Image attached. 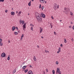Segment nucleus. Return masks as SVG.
I'll return each instance as SVG.
<instances>
[{
  "mask_svg": "<svg viewBox=\"0 0 74 74\" xmlns=\"http://www.w3.org/2000/svg\"><path fill=\"white\" fill-rule=\"evenodd\" d=\"M36 19L39 22H41V21H42V19L41 18L40 16V14L37 13V15L36 16Z\"/></svg>",
  "mask_w": 74,
  "mask_h": 74,
  "instance_id": "obj_1",
  "label": "nucleus"
},
{
  "mask_svg": "<svg viewBox=\"0 0 74 74\" xmlns=\"http://www.w3.org/2000/svg\"><path fill=\"white\" fill-rule=\"evenodd\" d=\"M60 71V69L59 68H57L56 72V74H58V73L60 74H61V72Z\"/></svg>",
  "mask_w": 74,
  "mask_h": 74,
  "instance_id": "obj_2",
  "label": "nucleus"
},
{
  "mask_svg": "<svg viewBox=\"0 0 74 74\" xmlns=\"http://www.w3.org/2000/svg\"><path fill=\"white\" fill-rule=\"evenodd\" d=\"M40 16H41V17L42 18H44L45 17V15L44 14L42 13H41L40 14Z\"/></svg>",
  "mask_w": 74,
  "mask_h": 74,
  "instance_id": "obj_3",
  "label": "nucleus"
},
{
  "mask_svg": "<svg viewBox=\"0 0 74 74\" xmlns=\"http://www.w3.org/2000/svg\"><path fill=\"white\" fill-rule=\"evenodd\" d=\"M1 57L2 58H5V53H3L1 55Z\"/></svg>",
  "mask_w": 74,
  "mask_h": 74,
  "instance_id": "obj_4",
  "label": "nucleus"
},
{
  "mask_svg": "<svg viewBox=\"0 0 74 74\" xmlns=\"http://www.w3.org/2000/svg\"><path fill=\"white\" fill-rule=\"evenodd\" d=\"M25 23L24 21H22L21 20H20V23L21 24V23H22V25H23Z\"/></svg>",
  "mask_w": 74,
  "mask_h": 74,
  "instance_id": "obj_5",
  "label": "nucleus"
},
{
  "mask_svg": "<svg viewBox=\"0 0 74 74\" xmlns=\"http://www.w3.org/2000/svg\"><path fill=\"white\" fill-rule=\"evenodd\" d=\"M28 74H33V72L32 71H30L28 72Z\"/></svg>",
  "mask_w": 74,
  "mask_h": 74,
  "instance_id": "obj_6",
  "label": "nucleus"
},
{
  "mask_svg": "<svg viewBox=\"0 0 74 74\" xmlns=\"http://www.w3.org/2000/svg\"><path fill=\"white\" fill-rule=\"evenodd\" d=\"M11 15L14 16L15 15V12H12L11 13Z\"/></svg>",
  "mask_w": 74,
  "mask_h": 74,
  "instance_id": "obj_7",
  "label": "nucleus"
},
{
  "mask_svg": "<svg viewBox=\"0 0 74 74\" xmlns=\"http://www.w3.org/2000/svg\"><path fill=\"white\" fill-rule=\"evenodd\" d=\"M30 27L31 28H34V25H33V24H30Z\"/></svg>",
  "mask_w": 74,
  "mask_h": 74,
  "instance_id": "obj_8",
  "label": "nucleus"
},
{
  "mask_svg": "<svg viewBox=\"0 0 74 74\" xmlns=\"http://www.w3.org/2000/svg\"><path fill=\"white\" fill-rule=\"evenodd\" d=\"M21 13H22V12H21V11L19 12L17 15L18 16H20V15H21Z\"/></svg>",
  "mask_w": 74,
  "mask_h": 74,
  "instance_id": "obj_9",
  "label": "nucleus"
},
{
  "mask_svg": "<svg viewBox=\"0 0 74 74\" xmlns=\"http://www.w3.org/2000/svg\"><path fill=\"white\" fill-rule=\"evenodd\" d=\"M39 1L41 3H43L44 2V0H39Z\"/></svg>",
  "mask_w": 74,
  "mask_h": 74,
  "instance_id": "obj_10",
  "label": "nucleus"
},
{
  "mask_svg": "<svg viewBox=\"0 0 74 74\" xmlns=\"http://www.w3.org/2000/svg\"><path fill=\"white\" fill-rule=\"evenodd\" d=\"M23 28H26V23H24L23 26Z\"/></svg>",
  "mask_w": 74,
  "mask_h": 74,
  "instance_id": "obj_11",
  "label": "nucleus"
},
{
  "mask_svg": "<svg viewBox=\"0 0 74 74\" xmlns=\"http://www.w3.org/2000/svg\"><path fill=\"white\" fill-rule=\"evenodd\" d=\"M10 56L9 55L7 58L8 60H9L10 59Z\"/></svg>",
  "mask_w": 74,
  "mask_h": 74,
  "instance_id": "obj_12",
  "label": "nucleus"
},
{
  "mask_svg": "<svg viewBox=\"0 0 74 74\" xmlns=\"http://www.w3.org/2000/svg\"><path fill=\"white\" fill-rule=\"evenodd\" d=\"M33 59L35 61H36V57L35 56L34 57Z\"/></svg>",
  "mask_w": 74,
  "mask_h": 74,
  "instance_id": "obj_13",
  "label": "nucleus"
},
{
  "mask_svg": "<svg viewBox=\"0 0 74 74\" xmlns=\"http://www.w3.org/2000/svg\"><path fill=\"white\" fill-rule=\"evenodd\" d=\"M28 5H29V6H30V5H31V1H30L28 4Z\"/></svg>",
  "mask_w": 74,
  "mask_h": 74,
  "instance_id": "obj_14",
  "label": "nucleus"
},
{
  "mask_svg": "<svg viewBox=\"0 0 74 74\" xmlns=\"http://www.w3.org/2000/svg\"><path fill=\"white\" fill-rule=\"evenodd\" d=\"M42 29H40V33H42Z\"/></svg>",
  "mask_w": 74,
  "mask_h": 74,
  "instance_id": "obj_15",
  "label": "nucleus"
},
{
  "mask_svg": "<svg viewBox=\"0 0 74 74\" xmlns=\"http://www.w3.org/2000/svg\"><path fill=\"white\" fill-rule=\"evenodd\" d=\"M23 37H24V35L23 34H22L21 36V40L23 38Z\"/></svg>",
  "mask_w": 74,
  "mask_h": 74,
  "instance_id": "obj_16",
  "label": "nucleus"
},
{
  "mask_svg": "<svg viewBox=\"0 0 74 74\" xmlns=\"http://www.w3.org/2000/svg\"><path fill=\"white\" fill-rule=\"evenodd\" d=\"M25 68H26V66H24L22 67V69H25Z\"/></svg>",
  "mask_w": 74,
  "mask_h": 74,
  "instance_id": "obj_17",
  "label": "nucleus"
},
{
  "mask_svg": "<svg viewBox=\"0 0 74 74\" xmlns=\"http://www.w3.org/2000/svg\"><path fill=\"white\" fill-rule=\"evenodd\" d=\"M70 14L71 15H73V12H70Z\"/></svg>",
  "mask_w": 74,
  "mask_h": 74,
  "instance_id": "obj_18",
  "label": "nucleus"
},
{
  "mask_svg": "<svg viewBox=\"0 0 74 74\" xmlns=\"http://www.w3.org/2000/svg\"><path fill=\"white\" fill-rule=\"evenodd\" d=\"M28 71V69H26L24 71L25 73H27Z\"/></svg>",
  "mask_w": 74,
  "mask_h": 74,
  "instance_id": "obj_19",
  "label": "nucleus"
},
{
  "mask_svg": "<svg viewBox=\"0 0 74 74\" xmlns=\"http://www.w3.org/2000/svg\"><path fill=\"white\" fill-rule=\"evenodd\" d=\"M14 34L15 35H16V34H18V32H14Z\"/></svg>",
  "mask_w": 74,
  "mask_h": 74,
  "instance_id": "obj_20",
  "label": "nucleus"
},
{
  "mask_svg": "<svg viewBox=\"0 0 74 74\" xmlns=\"http://www.w3.org/2000/svg\"><path fill=\"white\" fill-rule=\"evenodd\" d=\"M55 70H53L52 71V73H53V74H55Z\"/></svg>",
  "mask_w": 74,
  "mask_h": 74,
  "instance_id": "obj_21",
  "label": "nucleus"
},
{
  "mask_svg": "<svg viewBox=\"0 0 74 74\" xmlns=\"http://www.w3.org/2000/svg\"><path fill=\"white\" fill-rule=\"evenodd\" d=\"M64 42H65V43H66L67 42V40H66V39H64Z\"/></svg>",
  "mask_w": 74,
  "mask_h": 74,
  "instance_id": "obj_22",
  "label": "nucleus"
},
{
  "mask_svg": "<svg viewBox=\"0 0 74 74\" xmlns=\"http://www.w3.org/2000/svg\"><path fill=\"white\" fill-rule=\"evenodd\" d=\"M15 72H16V70H15L14 69V70L13 71V74H14V73H15Z\"/></svg>",
  "mask_w": 74,
  "mask_h": 74,
  "instance_id": "obj_23",
  "label": "nucleus"
},
{
  "mask_svg": "<svg viewBox=\"0 0 74 74\" xmlns=\"http://www.w3.org/2000/svg\"><path fill=\"white\" fill-rule=\"evenodd\" d=\"M0 46H3V43H2V42H0Z\"/></svg>",
  "mask_w": 74,
  "mask_h": 74,
  "instance_id": "obj_24",
  "label": "nucleus"
},
{
  "mask_svg": "<svg viewBox=\"0 0 74 74\" xmlns=\"http://www.w3.org/2000/svg\"><path fill=\"white\" fill-rule=\"evenodd\" d=\"M45 52H46V53H48L49 52V51H47V50H45Z\"/></svg>",
  "mask_w": 74,
  "mask_h": 74,
  "instance_id": "obj_25",
  "label": "nucleus"
},
{
  "mask_svg": "<svg viewBox=\"0 0 74 74\" xmlns=\"http://www.w3.org/2000/svg\"><path fill=\"white\" fill-rule=\"evenodd\" d=\"M4 1V0H0V2H3Z\"/></svg>",
  "mask_w": 74,
  "mask_h": 74,
  "instance_id": "obj_26",
  "label": "nucleus"
},
{
  "mask_svg": "<svg viewBox=\"0 0 74 74\" xmlns=\"http://www.w3.org/2000/svg\"><path fill=\"white\" fill-rule=\"evenodd\" d=\"M16 28H12V30L13 31H14V30H15V29H16Z\"/></svg>",
  "mask_w": 74,
  "mask_h": 74,
  "instance_id": "obj_27",
  "label": "nucleus"
},
{
  "mask_svg": "<svg viewBox=\"0 0 74 74\" xmlns=\"http://www.w3.org/2000/svg\"><path fill=\"white\" fill-rule=\"evenodd\" d=\"M57 5H58L57 4H55L54 6L56 8V7H57Z\"/></svg>",
  "mask_w": 74,
  "mask_h": 74,
  "instance_id": "obj_28",
  "label": "nucleus"
},
{
  "mask_svg": "<svg viewBox=\"0 0 74 74\" xmlns=\"http://www.w3.org/2000/svg\"><path fill=\"white\" fill-rule=\"evenodd\" d=\"M41 4H40L39 6V8H41Z\"/></svg>",
  "mask_w": 74,
  "mask_h": 74,
  "instance_id": "obj_29",
  "label": "nucleus"
},
{
  "mask_svg": "<svg viewBox=\"0 0 74 74\" xmlns=\"http://www.w3.org/2000/svg\"><path fill=\"white\" fill-rule=\"evenodd\" d=\"M61 49V48H60V47L58 49V50H59V51H60Z\"/></svg>",
  "mask_w": 74,
  "mask_h": 74,
  "instance_id": "obj_30",
  "label": "nucleus"
},
{
  "mask_svg": "<svg viewBox=\"0 0 74 74\" xmlns=\"http://www.w3.org/2000/svg\"><path fill=\"white\" fill-rule=\"evenodd\" d=\"M58 61H56V64H58Z\"/></svg>",
  "mask_w": 74,
  "mask_h": 74,
  "instance_id": "obj_31",
  "label": "nucleus"
},
{
  "mask_svg": "<svg viewBox=\"0 0 74 74\" xmlns=\"http://www.w3.org/2000/svg\"><path fill=\"white\" fill-rule=\"evenodd\" d=\"M1 41H2V39H0V42H1Z\"/></svg>",
  "mask_w": 74,
  "mask_h": 74,
  "instance_id": "obj_32",
  "label": "nucleus"
},
{
  "mask_svg": "<svg viewBox=\"0 0 74 74\" xmlns=\"http://www.w3.org/2000/svg\"><path fill=\"white\" fill-rule=\"evenodd\" d=\"M8 12V10H5V12L7 13Z\"/></svg>",
  "mask_w": 74,
  "mask_h": 74,
  "instance_id": "obj_33",
  "label": "nucleus"
},
{
  "mask_svg": "<svg viewBox=\"0 0 74 74\" xmlns=\"http://www.w3.org/2000/svg\"><path fill=\"white\" fill-rule=\"evenodd\" d=\"M60 46L61 47H63V45H62V44H61L60 45Z\"/></svg>",
  "mask_w": 74,
  "mask_h": 74,
  "instance_id": "obj_34",
  "label": "nucleus"
},
{
  "mask_svg": "<svg viewBox=\"0 0 74 74\" xmlns=\"http://www.w3.org/2000/svg\"><path fill=\"white\" fill-rule=\"evenodd\" d=\"M44 9V6H42V10Z\"/></svg>",
  "mask_w": 74,
  "mask_h": 74,
  "instance_id": "obj_35",
  "label": "nucleus"
},
{
  "mask_svg": "<svg viewBox=\"0 0 74 74\" xmlns=\"http://www.w3.org/2000/svg\"><path fill=\"white\" fill-rule=\"evenodd\" d=\"M66 9H67V8H66V7L64 8V10H66Z\"/></svg>",
  "mask_w": 74,
  "mask_h": 74,
  "instance_id": "obj_36",
  "label": "nucleus"
},
{
  "mask_svg": "<svg viewBox=\"0 0 74 74\" xmlns=\"http://www.w3.org/2000/svg\"><path fill=\"white\" fill-rule=\"evenodd\" d=\"M60 52V51H59H59L57 52V53H59Z\"/></svg>",
  "mask_w": 74,
  "mask_h": 74,
  "instance_id": "obj_37",
  "label": "nucleus"
},
{
  "mask_svg": "<svg viewBox=\"0 0 74 74\" xmlns=\"http://www.w3.org/2000/svg\"><path fill=\"white\" fill-rule=\"evenodd\" d=\"M46 71H47V72H48V70L47 69H46Z\"/></svg>",
  "mask_w": 74,
  "mask_h": 74,
  "instance_id": "obj_38",
  "label": "nucleus"
},
{
  "mask_svg": "<svg viewBox=\"0 0 74 74\" xmlns=\"http://www.w3.org/2000/svg\"><path fill=\"white\" fill-rule=\"evenodd\" d=\"M54 34H55V35H56V32H54Z\"/></svg>",
  "mask_w": 74,
  "mask_h": 74,
  "instance_id": "obj_39",
  "label": "nucleus"
},
{
  "mask_svg": "<svg viewBox=\"0 0 74 74\" xmlns=\"http://www.w3.org/2000/svg\"><path fill=\"white\" fill-rule=\"evenodd\" d=\"M31 30L32 31H33V28H31Z\"/></svg>",
  "mask_w": 74,
  "mask_h": 74,
  "instance_id": "obj_40",
  "label": "nucleus"
},
{
  "mask_svg": "<svg viewBox=\"0 0 74 74\" xmlns=\"http://www.w3.org/2000/svg\"><path fill=\"white\" fill-rule=\"evenodd\" d=\"M37 48H39V46L37 45Z\"/></svg>",
  "mask_w": 74,
  "mask_h": 74,
  "instance_id": "obj_41",
  "label": "nucleus"
},
{
  "mask_svg": "<svg viewBox=\"0 0 74 74\" xmlns=\"http://www.w3.org/2000/svg\"><path fill=\"white\" fill-rule=\"evenodd\" d=\"M51 18L52 19H53V17L52 16H51Z\"/></svg>",
  "mask_w": 74,
  "mask_h": 74,
  "instance_id": "obj_42",
  "label": "nucleus"
},
{
  "mask_svg": "<svg viewBox=\"0 0 74 74\" xmlns=\"http://www.w3.org/2000/svg\"><path fill=\"white\" fill-rule=\"evenodd\" d=\"M69 27V28H71V26H70Z\"/></svg>",
  "mask_w": 74,
  "mask_h": 74,
  "instance_id": "obj_43",
  "label": "nucleus"
},
{
  "mask_svg": "<svg viewBox=\"0 0 74 74\" xmlns=\"http://www.w3.org/2000/svg\"><path fill=\"white\" fill-rule=\"evenodd\" d=\"M23 30H25V28H23Z\"/></svg>",
  "mask_w": 74,
  "mask_h": 74,
  "instance_id": "obj_44",
  "label": "nucleus"
},
{
  "mask_svg": "<svg viewBox=\"0 0 74 74\" xmlns=\"http://www.w3.org/2000/svg\"><path fill=\"white\" fill-rule=\"evenodd\" d=\"M30 67H32V65L29 66Z\"/></svg>",
  "mask_w": 74,
  "mask_h": 74,
  "instance_id": "obj_45",
  "label": "nucleus"
},
{
  "mask_svg": "<svg viewBox=\"0 0 74 74\" xmlns=\"http://www.w3.org/2000/svg\"><path fill=\"white\" fill-rule=\"evenodd\" d=\"M43 74H45V71H43Z\"/></svg>",
  "mask_w": 74,
  "mask_h": 74,
  "instance_id": "obj_46",
  "label": "nucleus"
},
{
  "mask_svg": "<svg viewBox=\"0 0 74 74\" xmlns=\"http://www.w3.org/2000/svg\"><path fill=\"white\" fill-rule=\"evenodd\" d=\"M57 8H59V5H58Z\"/></svg>",
  "mask_w": 74,
  "mask_h": 74,
  "instance_id": "obj_47",
  "label": "nucleus"
},
{
  "mask_svg": "<svg viewBox=\"0 0 74 74\" xmlns=\"http://www.w3.org/2000/svg\"><path fill=\"white\" fill-rule=\"evenodd\" d=\"M8 43H10V41H8Z\"/></svg>",
  "mask_w": 74,
  "mask_h": 74,
  "instance_id": "obj_48",
  "label": "nucleus"
},
{
  "mask_svg": "<svg viewBox=\"0 0 74 74\" xmlns=\"http://www.w3.org/2000/svg\"><path fill=\"white\" fill-rule=\"evenodd\" d=\"M12 28H15V27H13Z\"/></svg>",
  "mask_w": 74,
  "mask_h": 74,
  "instance_id": "obj_49",
  "label": "nucleus"
},
{
  "mask_svg": "<svg viewBox=\"0 0 74 74\" xmlns=\"http://www.w3.org/2000/svg\"><path fill=\"white\" fill-rule=\"evenodd\" d=\"M41 38H44V37L43 36H41Z\"/></svg>",
  "mask_w": 74,
  "mask_h": 74,
  "instance_id": "obj_50",
  "label": "nucleus"
},
{
  "mask_svg": "<svg viewBox=\"0 0 74 74\" xmlns=\"http://www.w3.org/2000/svg\"><path fill=\"white\" fill-rule=\"evenodd\" d=\"M16 13L18 14V11H16Z\"/></svg>",
  "mask_w": 74,
  "mask_h": 74,
  "instance_id": "obj_51",
  "label": "nucleus"
},
{
  "mask_svg": "<svg viewBox=\"0 0 74 74\" xmlns=\"http://www.w3.org/2000/svg\"><path fill=\"white\" fill-rule=\"evenodd\" d=\"M16 29L17 30H18V28H16Z\"/></svg>",
  "mask_w": 74,
  "mask_h": 74,
  "instance_id": "obj_52",
  "label": "nucleus"
},
{
  "mask_svg": "<svg viewBox=\"0 0 74 74\" xmlns=\"http://www.w3.org/2000/svg\"><path fill=\"white\" fill-rule=\"evenodd\" d=\"M72 28H74V25L73 26Z\"/></svg>",
  "mask_w": 74,
  "mask_h": 74,
  "instance_id": "obj_53",
  "label": "nucleus"
},
{
  "mask_svg": "<svg viewBox=\"0 0 74 74\" xmlns=\"http://www.w3.org/2000/svg\"><path fill=\"white\" fill-rule=\"evenodd\" d=\"M32 1H33L34 0H31Z\"/></svg>",
  "mask_w": 74,
  "mask_h": 74,
  "instance_id": "obj_54",
  "label": "nucleus"
},
{
  "mask_svg": "<svg viewBox=\"0 0 74 74\" xmlns=\"http://www.w3.org/2000/svg\"><path fill=\"white\" fill-rule=\"evenodd\" d=\"M28 15H29V13L28 14Z\"/></svg>",
  "mask_w": 74,
  "mask_h": 74,
  "instance_id": "obj_55",
  "label": "nucleus"
},
{
  "mask_svg": "<svg viewBox=\"0 0 74 74\" xmlns=\"http://www.w3.org/2000/svg\"><path fill=\"white\" fill-rule=\"evenodd\" d=\"M47 2H46V1H45V3H46Z\"/></svg>",
  "mask_w": 74,
  "mask_h": 74,
  "instance_id": "obj_56",
  "label": "nucleus"
},
{
  "mask_svg": "<svg viewBox=\"0 0 74 74\" xmlns=\"http://www.w3.org/2000/svg\"><path fill=\"white\" fill-rule=\"evenodd\" d=\"M60 22H62V20L60 21Z\"/></svg>",
  "mask_w": 74,
  "mask_h": 74,
  "instance_id": "obj_57",
  "label": "nucleus"
},
{
  "mask_svg": "<svg viewBox=\"0 0 74 74\" xmlns=\"http://www.w3.org/2000/svg\"><path fill=\"white\" fill-rule=\"evenodd\" d=\"M73 30H74V28H73Z\"/></svg>",
  "mask_w": 74,
  "mask_h": 74,
  "instance_id": "obj_58",
  "label": "nucleus"
},
{
  "mask_svg": "<svg viewBox=\"0 0 74 74\" xmlns=\"http://www.w3.org/2000/svg\"><path fill=\"white\" fill-rule=\"evenodd\" d=\"M72 41H73V40L72 39Z\"/></svg>",
  "mask_w": 74,
  "mask_h": 74,
  "instance_id": "obj_59",
  "label": "nucleus"
},
{
  "mask_svg": "<svg viewBox=\"0 0 74 74\" xmlns=\"http://www.w3.org/2000/svg\"><path fill=\"white\" fill-rule=\"evenodd\" d=\"M72 41H73V40L72 39Z\"/></svg>",
  "mask_w": 74,
  "mask_h": 74,
  "instance_id": "obj_60",
  "label": "nucleus"
},
{
  "mask_svg": "<svg viewBox=\"0 0 74 74\" xmlns=\"http://www.w3.org/2000/svg\"><path fill=\"white\" fill-rule=\"evenodd\" d=\"M72 41H73V40L72 39Z\"/></svg>",
  "mask_w": 74,
  "mask_h": 74,
  "instance_id": "obj_61",
  "label": "nucleus"
},
{
  "mask_svg": "<svg viewBox=\"0 0 74 74\" xmlns=\"http://www.w3.org/2000/svg\"><path fill=\"white\" fill-rule=\"evenodd\" d=\"M14 0H12V1H13Z\"/></svg>",
  "mask_w": 74,
  "mask_h": 74,
  "instance_id": "obj_62",
  "label": "nucleus"
},
{
  "mask_svg": "<svg viewBox=\"0 0 74 74\" xmlns=\"http://www.w3.org/2000/svg\"><path fill=\"white\" fill-rule=\"evenodd\" d=\"M16 28H17V27H16Z\"/></svg>",
  "mask_w": 74,
  "mask_h": 74,
  "instance_id": "obj_63",
  "label": "nucleus"
}]
</instances>
